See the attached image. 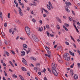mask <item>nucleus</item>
Masks as SVG:
<instances>
[{"mask_svg":"<svg viewBox=\"0 0 80 80\" xmlns=\"http://www.w3.org/2000/svg\"><path fill=\"white\" fill-rule=\"evenodd\" d=\"M48 3H49V5L50 7L51 6H52V3H51V2H50L49 1L48 2Z\"/></svg>","mask_w":80,"mask_h":80,"instance_id":"40","label":"nucleus"},{"mask_svg":"<svg viewBox=\"0 0 80 80\" xmlns=\"http://www.w3.org/2000/svg\"><path fill=\"white\" fill-rule=\"evenodd\" d=\"M22 59L23 60H22V63H23L25 65H27V61H26L24 58H22Z\"/></svg>","mask_w":80,"mask_h":80,"instance_id":"5","label":"nucleus"},{"mask_svg":"<svg viewBox=\"0 0 80 80\" xmlns=\"http://www.w3.org/2000/svg\"><path fill=\"white\" fill-rule=\"evenodd\" d=\"M46 33H47V35L48 37H50V33L48 32V31H47Z\"/></svg>","mask_w":80,"mask_h":80,"instance_id":"28","label":"nucleus"},{"mask_svg":"<svg viewBox=\"0 0 80 80\" xmlns=\"http://www.w3.org/2000/svg\"><path fill=\"white\" fill-rule=\"evenodd\" d=\"M22 71H24V72H26L27 71V69L24 67L22 68Z\"/></svg>","mask_w":80,"mask_h":80,"instance_id":"10","label":"nucleus"},{"mask_svg":"<svg viewBox=\"0 0 80 80\" xmlns=\"http://www.w3.org/2000/svg\"><path fill=\"white\" fill-rule=\"evenodd\" d=\"M19 12L21 16H23V13H22V10H21V11H19Z\"/></svg>","mask_w":80,"mask_h":80,"instance_id":"13","label":"nucleus"},{"mask_svg":"<svg viewBox=\"0 0 80 80\" xmlns=\"http://www.w3.org/2000/svg\"><path fill=\"white\" fill-rule=\"evenodd\" d=\"M70 57L65 58L66 60H67V61H69V60H70Z\"/></svg>","mask_w":80,"mask_h":80,"instance_id":"12","label":"nucleus"},{"mask_svg":"<svg viewBox=\"0 0 80 80\" xmlns=\"http://www.w3.org/2000/svg\"><path fill=\"white\" fill-rule=\"evenodd\" d=\"M32 21L33 22H34V23H35V22H36V20H35V19L34 18H33L32 20Z\"/></svg>","mask_w":80,"mask_h":80,"instance_id":"34","label":"nucleus"},{"mask_svg":"<svg viewBox=\"0 0 80 80\" xmlns=\"http://www.w3.org/2000/svg\"><path fill=\"white\" fill-rule=\"evenodd\" d=\"M65 4L66 6H64V7H65V9L66 10V12H70V10H69L68 9V8L69 7V5H72V4L69 2H66Z\"/></svg>","mask_w":80,"mask_h":80,"instance_id":"2","label":"nucleus"},{"mask_svg":"<svg viewBox=\"0 0 80 80\" xmlns=\"http://www.w3.org/2000/svg\"><path fill=\"white\" fill-rule=\"evenodd\" d=\"M2 12H0V17H2Z\"/></svg>","mask_w":80,"mask_h":80,"instance_id":"43","label":"nucleus"},{"mask_svg":"<svg viewBox=\"0 0 80 80\" xmlns=\"http://www.w3.org/2000/svg\"><path fill=\"white\" fill-rule=\"evenodd\" d=\"M4 75L6 77H7V72H5V73H4Z\"/></svg>","mask_w":80,"mask_h":80,"instance_id":"58","label":"nucleus"},{"mask_svg":"<svg viewBox=\"0 0 80 80\" xmlns=\"http://www.w3.org/2000/svg\"><path fill=\"white\" fill-rule=\"evenodd\" d=\"M21 53H22L21 54V56H22V57L25 55V52L23 51H21Z\"/></svg>","mask_w":80,"mask_h":80,"instance_id":"6","label":"nucleus"},{"mask_svg":"<svg viewBox=\"0 0 80 80\" xmlns=\"http://www.w3.org/2000/svg\"><path fill=\"white\" fill-rule=\"evenodd\" d=\"M68 55V54L66 53L64 54V57H65V58H66V57H67V56Z\"/></svg>","mask_w":80,"mask_h":80,"instance_id":"27","label":"nucleus"},{"mask_svg":"<svg viewBox=\"0 0 80 80\" xmlns=\"http://www.w3.org/2000/svg\"><path fill=\"white\" fill-rule=\"evenodd\" d=\"M47 7L48 8V10H51V8H50V6L48 4L47 5Z\"/></svg>","mask_w":80,"mask_h":80,"instance_id":"18","label":"nucleus"},{"mask_svg":"<svg viewBox=\"0 0 80 80\" xmlns=\"http://www.w3.org/2000/svg\"><path fill=\"white\" fill-rule=\"evenodd\" d=\"M50 36L52 37H53L54 36V35H53V34H50Z\"/></svg>","mask_w":80,"mask_h":80,"instance_id":"44","label":"nucleus"},{"mask_svg":"<svg viewBox=\"0 0 80 80\" xmlns=\"http://www.w3.org/2000/svg\"><path fill=\"white\" fill-rule=\"evenodd\" d=\"M65 43L66 44V45H69V43H68V42H66Z\"/></svg>","mask_w":80,"mask_h":80,"instance_id":"48","label":"nucleus"},{"mask_svg":"<svg viewBox=\"0 0 80 80\" xmlns=\"http://www.w3.org/2000/svg\"><path fill=\"white\" fill-rule=\"evenodd\" d=\"M1 34L3 36V37H4V38H5V34H4L3 32H2Z\"/></svg>","mask_w":80,"mask_h":80,"instance_id":"21","label":"nucleus"},{"mask_svg":"<svg viewBox=\"0 0 80 80\" xmlns=\"http://www.w3.org/2000/svg\"><path fill=\"white\" fill-rule=\"evenodd\" d=\"M23 47H24V48H27V45L26 44H23Z\"/></svg>","mask_w":80,"mask_h":80,"instance_id":"31","label":"nucleus"},{"mask_svg":"<svg viewBox=\"0 0 80 80\" xmlns=\"http://www.w3.org/2000/svg\"><path fill=\"white\" fill-rule=\"evenodd\" d=\"M11 52L12 53V54H13V55H15V52H14V51H12V50H11Z\"/></svg>","mask_w":80,"mask_h":80,"instance_id":"29","label":"nucleus"},{"mask_svg":"<svg viewBox=\"0 0 80 80\" xmlns=\"http://www.w3.org/2000/svg\"><path fill=\"white\" fill-rule=\"evenodd\" d=\"M16 23H17L18 24H20V22L18 20H17L15 21Z\"/></svg>","mask_w":80,"mask_h":80,"instance_id":"22","label":"nucleus"},{"mask_svg":"<svg viewBox=\"0 0 80 80\" xmlns=\"http://www.w3.org/2000/svg\"><path fill=\"white\" fill-rule=\"evenodd\" d=\"M32 36L35 42H37L38 41V38L36 37V36L32 34Z\"/></svg>","mask_w":80,"mask_h":80,"instance_id":"4","label":"nucleus"},{"mask_svg":"<svg viewBox=\"0 0 80 80\" xmlns=\"http://www.w3.org/2000/svg\"><path fill=\"white\" fill-rule=\"evenodd\" d=\"M64 25L67 27H69V25L66 23H65Z\"/></svg>","mask_w":80,"mask_h":80,"instance_id":"23","label":"nucleus"},{"mask_svg":"<svg viewBox=\"0 0 80 80\" xmlns=\"http://www.w3.org/2000/svg\"><path fill=\"white\" fill-rule=\"evenodd\" d=\"M73 46H74V48H77V47H76V45H75V44H73Z\"/></svg>","mask_w":80,"mask_h":80,"instance_id":"54","label":"nucleus"},{"mask_svg":"<svg viewBox=\"0 0 80 80\" xmlns=\"http://www.w3.org/2000/svg\"><path fill=\"white\" fill-rule=\"evenodd\" d=\"M39 22H40V23H41V24H42V21L40 20L39 21Z\"/></svg>","mask_w":80,"mask_h":80,"instance_id":"61","label":"nucleus"},{"mask_svg":"<svg viewBox=\"0 0 80 80\" xmlns=\"http://www.w3.org/2000/svg\"><path fill=\"white\" fill-rule=\"evenodd\" d=\"M4 42L5 43V44H6V45H8V42H7V40H5L4 41Z\"/></svg>","mask_w":80,"mask_h":80,"instance_id":"38","label":"nucleus"},{"mask_svg":"<svg viewBox=\"0 0 80 80\" xmlns=\"http://www.w3.org/2000/svg\"><path fill=\"white\" fill-rule=\"evenodd\" d=\"M52 68L53 73L55 75H56V76H57L58 75V72H57V70H56L57 68H56V66H55V63H52Z\"/></svg>","mask_w":80,"mask_h":80,"instance_id":"1","label":"nucleus"},{"mask_svg":"<svg viewBox=\"0 0 80 80\" xmlns=\"http://www.w3.org/2000/svg\"><path fill=\"white\" fill-rule=\"evenodd\" d=\"M45 56L46 57H47V56L48 57V58H51V57H50V56H51V55H50V54H45Z\"/></svg>","mask_w":80,"mask_h":80,"instance_id":"16","label":"nucleus"},{"mask_svg":"<svg viewBox=\"0 0 80 80\" xmlns=\"http://www.w3.org/2000/svg\"><path fill=\"white\" fill-rule=\"evenodd\" d=\"M44 80H48V79H47V77H44Z\"/></svg>","mask_w":80,"mask_h":80,"instance_id":"57","label":"nucleus"},{"mask_svg":"<svg viewBox=\"0 0 80 80\" xmlns=\"http://www.w3.org/2000/svg\"><path fill=\"white\" fill-rule=\"evenodd\" d=\"M42 10H44V11L47 13H48V12L47 10H45V9H44V8H42Z\"/></svg>","mask_w":80,"mask_h":80,"instance_id":"17","label":"nucleus"},{"mask_svg":"<svg viewBox=\"0 0 80 80\" xmlns=\"http://www.w3.org/2000/svg\"><path fill=\"white\" fill-rule=\"evenodd\" d=\"M78 65L79 67H80V63H78Z\"/></svg>","mask_w":80,"mask_h":80,"instance_id":"62","label":"nucleus"},{"mask_svg":"<svg viewBox=\"0 0 80 80\" xmlns=\"http://www.w3.org/2000/svg\"><path fill=\"white\" fill-rule=\"evenodd\" d=\"M48 53L49 54V55H51V52L49 51H48Z\"/></svg>","mask_w":80,"mask_h":80,"instance_id":"39","label":"nucleus"},{"mask_svg":"<svg viewBox=\"0 0 80 80\" xmlns=\"http://www.w3.org/2000/svg\"><path fill=\"white\" fill-rule=\"evenodd\" d=\"M45 72H46V69H45V68H44L43 70V72L44 73H45Z\"/></svg>","mask_w":80,"mask_h":80,"instance_id":"53","label":"nucleus"},{"mask_svg":"<svg viewBox=\"0 0 80 80\" xmlns=\"http://www.w3.org/2000/svg\"><path fill=\"white\" fill-rule=\"evenodd\" d=\"M27 10L28 11H30V8L29 7L27 8Z\"/></svg>","mask_w":80,"mask_h":80,"instance_id":"55","label":"nucleus"},{"mask_svg":"<svg viewBox=\"0 0 80 80\" xmlns=\"http://www.w3.org/2000/svg\"><path fill=\"white\" fill-rule=\"evenodd\" d=\"M38 73L39 75H41V72H38Z\"/></svg>","mask_w":80,"mask_h":80,"instance_id":"59","label":"nucleus"},{"mask_svg":"<svg viewBox=\"0 0 80 80\" xmlns=\"http://www.w3.org/2000/svg\"><path fill=\"white\" fill-rule=\"evenodd\" d=\"M48 70L49 72H50L51 73H53V71H52V72H51V70H50V68H48Z\"/></svg>","mask_w":80,"mask_h":80,"instance_id":"25","label":"nucleus"},{"mask_svg":"<svg viewBox=\"0 0 80 80\" xmlns=\"http://www.w3.org/2000/svg\"><path fill=\"white\" fill-rule=\"evenodd\" d=\"M69 20H70V21H71V22L72 21V19H71V18H70V17H69Z\"/></svg>","mask_w":80,"mask_h":80,"instance_id":"52","label":"nucleus"},{"mask_svg":"<svg viewBox=\"0 0 80 80\" xmlns=\"http://www.w3.org/2000/svg\"><path fill=\"white\" fill-rule=\"evenodd\" d=\"M28 51L26 50V52L27 53V54H28V53L30 52H32V50H31L30 48H28Z\"/></svg>","mask_w":80,"mask_h":80,"instance_id":"11","label":"nucleus"},{"mask_svg":"<svg viewBox=\"0 0 80 80\" xmlns=\"http://www.w3.org/2000/svg\"><path fill=\"white\" fill-rule=\"evenodd\" d=\"M46 28L48 29L50 28V26H49V25H46Z\"/></svg>","mask_w":80,"mask_h":80,"instance_id":"35","label":"nucleus"},{"mask_svg":"<svg viewBox=\"0 0 80 80\" xmlns=\"http://www.w3.org/2000/svg\"><path fill=\"white\" fill-rule=\"evenodd\" d=\"M72 22H73V23H74V24H75V23H77V22L75 20H72Z\"/></svg>","mask_w":80,"mask_h":80,"instance_id":"46","label":"nucleus"},{"mask_svg":"<svg viewBox=\"0 0 80 80\" xmlns=\"http://www.w3.org/2000/svg\"><path fill=\"white\" fill-rule=\"evenodd\" d=\"M10 13H8V18H10Z\"/></svg>","mask_w":80,"mask_h":80,"instance_id":"42","label":"nucleus"},{"mask_svg":"<svg viewBox=\"0 0 80 80\" xmlns=\"http://www.w3.org/2000/svg\"><path fill=\"white\" fill-rule=\"evenodd\" d=\"M20 39H21L22 40H25V38H20Z\"/></svg>","mask_w":80,"mask_h":80,"instance_id":"51","label":"nucleus"},{"mask_svg":"<svg viewBox=\"0 0 80 80\" xmlns=\"http://www.w3.org/2000/svg\"><path fill=\"white\" fill-rule=\"evenodd\" d=\"M57 27L58 30H60V26H59V25H57Z\"/></svg>","mask_w":80,"mask_h":80,"instance_id":"37","label":"nucleus"},{"mask_svg":"<svg viewBox=\"0 0 80 80\" xmlns=\"http://www.w3.org/2000/svg\"><path fill=\"white\" fill-rule=\"evenodd\" d=\"M63 18H64L65 19H66V18H67V17L65 16H63Z\"/></svg>","mask_w":80,"mask_h":80,"instance_id":"60","label":"nucleus"},{"mask_svg":"<svg viewBox=\"0 0 80 80\" xmlns=\"http://www.w3.org/2000/svg\"><path fill=\"white\" fill-rule=\"evenodd\" d=\"M25 29L28 35H30V28L27 26L26 27H25Z\"/></svg>","mask_w":80,"mask_h":80,"instance_id":"3","label":"nucleus"},{"mask_svg":"<svg viewBox=\"0 0 80 80\" xmlns=\"http://www.w3.org/2000/svg\"><path fill=\"white\" fill-rule=\"evenodd\" d=\"M14 2L15 4H16L17 3V1H16V0H14Z\"/></svg>","mask_w":80,"mask_h":80,"instance_id":"64","label":"nucleus"},{"mask_svg":"<svg viewBox=\"0 0 80 80\" xmlns=\"http://www.w3.org/2000/svg\"><path fill=\"white\" fill-rule=\"evenodd\" d=\"M63 28H65V30H66V31H68V29H67V28H66V27H65V26H62Z\"/></svg>","mask_w":80,"mask_h":80,"instance_id":"19","label":"nucleus"},{"mask_svg":"<svg viewBox=\"0 0 80 80\" xmlns=\"http://www.w3.org/2000/svg\"><path fill=\"white\" fill-rule=\"evenodd\" d=\"M12 77H15V78H17V76L15 75V74L12 75Z\"/></svg>","mask_w":80,"mask_h":80,"instance_id":"33","label":"nucleus"},{"mask_svg":"<svg viewBox=\"0 0 80 80\" xmlns=\"http://www.w3.org/2000/svg\"><path fill=\"white\" fill-rule=\"evenodd\" d=\"M28 75L29 76H30V72H28Z\"/></svg>","mask_w":80,"mask_h":80,"instance_id":"49","label":"nucleus"},{"mask_svg":"<svg viewBox=\"0 0 80 80\" xmlns=\"http://www.w3.org/2000/svg\"><path fill=\"white\" fill-rule=\"evenodd\" d=\"M30 59H31V60H34L35 61H36V58H33V57H30Z\"/></svg>","mask_w":80,"mask_h":80,"instance_id":"15","label":"nucleus"},{"mask_svg":"<svg viewBox=\"0 0 80 80\" xmlns=\"http://www.w3.org/2000/svg\"><path fill=\"white\" fill-rule=\"evenodd\" d=\"M9 33H12V29H10L9 30Z\"/></svg>","mask_w":80,"mask_h":80,"instance_id":"47","label":"nucleus"},{"mask_svg":"<svg viewBox=\"0 0 80 80\" xmlns=\"http://www.w3.org/2000/svg\"><path fill=\"white\" fill-rule=\"evenodd\" d=\"M70 37L72 40L73 41H74V42H75V40H74V39L73 38V37H72V36H70Z\"/></svg>","mask_w":80,"mask_h":80,"instance_id":"30","label":"nucleus"},{"mask_svg":"<svg viewBox=\"0 0 80 80\" xmlns=\"http://www.w3.org/2000/svg\"><path fill=\"white\" fill-rule=\"evenodd\" d=\"M57 19L58 22H59V23H62V21L60 19V18H57Z\"/></svg>","mask_w":80,"mask_h":80,"instance_id":"9","label":"nucleus"},{"mask_svg":"<svg viewBox=\"0 0 80 80\" xmlns=\"http://www.w3.org/2000/svg\"><path fill=\"white\" fill-rule=\"evenodd\" d=\"M4 27H7V23H4Z\"/></svg>","mask_w":80,"mask_h":80,"instance_id":"45","label":"nucleus"},{"mask_svg":"<svg viewBox=\"0 0 80 80\" xmlns=\"http://www.w3.org/2000/svg\"><path fill=\"white\" fill-rule=\"evenodd\" d=\"M34 70H38V68L37 67H35L34 68Z\"/></svg>","mask_w":80,"mask_h":80,"instance_id":"41","label":"nucleus"},{"mask_svg":"<svg viewBox=\"0 0 80 80\" xmlns=\"http://www.w3.org/2000/svg\"><path fill=\"white\" fill-rule=\"evenodd\" d=\"M45 48L46 50L48 51L50 50V48H49L47 47V46H45Z\"/></svg>","mask_w":80,"mask_h":80,"instance_id":"14","label":"nucleus"},{"mask_svg":"<svg viewBox=\"0 0 80 80\" xmlns=\"http://www.w3.org/2000/svg\"><path fill=\"white\" fill-rule=\"evenodd\" d=\"M70 72L71 73V75H72V76L74 74V73H73V70L72 69H71L70 70Z\"/></svg>","mask_w":80,"mask_h":80,"instance_id":"8","label":"nucleus"},{"mask_svg":"<svg viewBox=\"0 0 80 80\" xmlns=\"http://www.w3.org/2000/svg\"><path fill=\"white\" fill-rule=\"evenodd\" d=\"M5 53L8 56H9V53H8V52L6 51L5 52Z\"/></svg>","mask_w":80,"mask_h":80,"instance_id":"24","label":"nucleus"},{"mask_svg":"<svg viewBox=\"0 0 80 80\" xmlns=\"http://www.w3.org/2000/svg\"><path fill=\"white\" fill-rule=\"evenodd\" d=\"M77 24H78V25L79 26H80V22H77Z\"/></svg>","mask_w":80,"mask_h":80,"instance_id":"63","label":"nucleus"},{"mask_svg":"<svg viewBox=\"0 0 80 80\" xmlns=\"http://www.w3.org/2000/svg\"><path fill=\"white\" fill-rule=\"evenodd\" d=\"M5 0H2V2L3 4H5Z\"/></svg>","mask_w":80,"mask_h":80,"instance_id":"36","label":"nucleus"},{"mask_svg":"<svg viewBox=\"0 0 80 80\" xmlns=\"http://www.w3.org/2000/svg\"><path fill=\"white\" fill-rule=\"evenodd\" d=\"M61 49H62V47H61L60 46L57 47V49L58 50H61Z\"/></svg>","mask_w":80,"mask_h":80,"instance_id":"20","label":"nucleus"},{"mask_svg":"<svg viewBox=\"0 0 80 80\" xmlns=\"http://www.w3.org/2000/svg\"><path fill=\"white\" fill-rule=\"evenodd\" d=\"M73 66H74V63H73V64L70 66V68H73Z\"/></svg>","mask_w":80,"mask_h":80,"instance_id":"26","label":"nucleus"},{"mask_svg":"<svg viewBox=\"0 0 80 80\" xmlns=\"http://www.w3.org/2000/svg\"><path fill=\"white\" fill-rule=\"evenodd\" d=\"M72 12L73 15H75V12H74V11H72Z\"/></svg>","mask_w":80,"mask_h":80,"instance_id":"56","label":"nucleus"},{"mask_svg":"<svg viewBox=\"0 0 80 80\" xmlns=\"http://www.w3.org/2000/svg\"><path fill=\"white\" fill-rule=\"evenodd\" d=\"M38 31H39V32H42V30L41 29V28H39V29L38 30Z\"/></svg>","mask_w":80,"mask_h":80,"instance_id":"32","label":"nucleus"},{"mask_svg":"<svg viewBox=\"0 0 80 80\" xmlns=\"http://www.w3.org/2000/svg\"><path fill=\"white\" fill-rule=\"evenodd\" d=\"M2 65L4 67H6V64H5V62H3L2 63Z\"/></svg>","mask_w":80,"mask_h":80,"instance_id":"50","label":"nucleus"},{"mask_svg":"<svg viewBox=\"0 0 80 80\" xmlns=\"http://www.w3.org/2000/svg\"><path fill=\"white\" fill-rule=\"evenodd\" d=\"M74 79H78V76L76 74H74Z\"/></svg>","mask_w":80,"mask_h":80,"instance_id":"7","label":"nucleus"}]
</instances>
